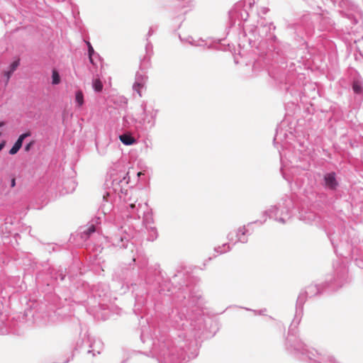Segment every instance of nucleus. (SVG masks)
<instances>
[{
  "label": "nucleus",
  "instance_id": "nucleus-19",
  "mask_svg": "<svg viewBox=\"0 0 363 363\" xmlns=\"http://www.w3.org/2000/svg\"><path fill=\"white\" fill-rule=\"evenodd\" d=\"M4 125V123L3 121L0 122V128L2 127Z\"/></svg>",
  "mask_w": 363,
  "mask_h": 363
},
{
  "label": "nucleus",
  "instance_id": "nucleus-16",
  "mask_svg": "<svg viewBox=\"0 0 363 363\" xmlns=\"http://www.w3.org/2000/svg\"><path fill=\"white\" fill-rule=\"evenodd\" d=\"M11 186H12V187L15 186V185H16V180H15V179H13L11 180Z\"/></svg>",
  "mask_w": 363,
  "mask_h": 363
},
{
  "label": "nucleus",
  "instance_id": "nucleus-20",
  "mask_svg": "<svg viewBox=\"0 0 363 363\" xmlns=\"http://www.w3.org/2000/svg\"><path fill=\"white\" fill-rule=\"evenodd\" d=\"M142 174H143V172H138V177L141 176Z\"/></svg>",
  "mask_w": 363,
  "mask_h": 363
},
{
  "label": "nucleus",
  "instance_id": "nucleus-6",
  "mask_svg": "<svg viewBox=\"0 0 363 363\" xmlns=\"http://www.w3.org/2000/svg\"><path fill=\"white\" fill-rule=\"evenodd\" d=\"M352 89L355 94H361L363 93V88L359 81H354Z\"/></svg>",
  "mask_w": 363,
  "mask_h": 363
},
{
  "label": "nucleus",
  "instance_id": "nucleus-4",
  "mask_svg": "<svg viewBox=\"0 0 363 363\" xmlns=\"http://www.w3.org/2000/svg\"><path fill=\"white\" fill-rule=\"evenodd\" d=\"M120 140L125 145H130L135 143V139L130 134H123L119 136Z\"/></svg>",
  "mask_w": 363,
  "mask_h": 363
},
{
  "label": "nucleus",
  "instance_id": "nucleus-17",
  "mask_svg": "<svg viewBox=\"0 0 363 363\" xmlns=\"http://www.w3.org/2000/svg\"><path fill=\"white\" fill-rule=\"evenodd\" d=\"M238 240L242 242H246V239L245 238H239Z\"/></svg>",
  "mask_w": 363,
  "mask_h": 363
},
{
  "label": "nucleus",
  "instance_id": "nucleus-3",
  "mask_svg": "<svg viewBox=\"0 0 363 363\" xmlns=\"http://www.w3.org/2000/svg\"><path fill=\"white\" fill-rule=\"evenodd\" d=\"M325 186L330 189H335L336 186H337V182L335 179V173H329L327 174L325 177Z\"/></svg>",
  "mask_w": 363,
  "mask_h": 363
},
{
  "label": "nucleus",
  "instance_id": "nucleus-5",
  "mask_svg": "<svg viewBox=\"0 0 363 363\" xmlns=\"http://www.w3.org/2000/svg\"><path fill=\"white\" fill-rule=\"evenodd\" d=\"M92 86L97 92H100L103 89V84L99 79H94L92 82Z\"/></svg>",
  "mask_w": 363,
  "mask_h": 363
},
{
  "label": "nucleus",
  "instance_id": "nucleus-14",
  "mask_svg": "<svg viewBox=\"0 0 363 363\" xmlns=\"http://www.w3.org/2000/svg\"><path fill=\"white\" fill-rule=\"evenodd\" d=\"M35 143V141L34 140H32L30 141L28 144H27L26 146H25V151L26 152H28L30 148L33 147V145H34Z\"/></svg>",
  "mask_w": 363,
  "mask_h": 363
},
{
  "label": "nucleus",
  "instance_id": "nucleus-11",
  "mask_svg": "<svg viewBox=\"0 0 363 363\" xmlns=\"http://www.w3.org/2000/svg\"><path fill=\"white\" fill-rule=\"evenodd\" d=\"M143 86V84L140 83H136L134 84V89L138 92L140 96H141L140 89Z\"/></svg>",
  "mask_w": 363,
  "mask_h": 363
},
{
  "label": "nucleus",
  "instance_id": "nucleus-8",
  "mask_svg": "<svg viewBox=\"0 0 363 363\" xmlns=\"http://www.w3.org/2000/svg\"><path fill=\"white\" fill-rule=\"evenodd\" d=\"M60 83V77L59 73L56 71V69H53L52 74V84H58Z\"/></svg>",
  "mask_w": 363,
  "mask_h": 363
},
{
  "label": "nucleus",
  "instance_id": "nucleus-12",
  "mask_svg": "<svg viewBox=\"0 0 363 363\" xmlns=\"http://www.w3.org/2000/svg\"><path fill=\"white\" fill-rule=\"evenodd\" d=\"M20 65L19 59L14 60L9 66V68H17Z\"/></svg>",
  "mask_w": 363,
  "mask_h": 363
},
{
  "label": "nucleus",
  "instance_id": "nucleus-7",
  "mask_svg": "<svg viewBox=\"0 0 363 363\" xmlns=\"http://www.w3.org/2000/svg\"><path fill=\"white\" fill-rule=\"evenodd\" d=\"M75 101L79 106H82L84 104V94L81 90L76 92Z\"/></svg>",
  "mask_w": 363,
  "mask_h": 363
},
{
  "label": "nucleus",
  "instance_id": "nucleus-13",
  "mask_svg": "<svg viewBox=\"0 0 363 363\" xmlns=\"http://www.w3.org/2000/svg\"><path fill=\"white\" fill-rule=\"evenodd\" d=\"M4 77H5V83L7 84V82H9V79L10 78V77L11 76L12 74V70H9V71H7V72H4Z\"/></svg>",
  "mask_w": 363,
  "mask_h": 363
},
{
  "label": "nucleus",
  "instance_id": "nucleus-9",
  "mask_svg": "<svg viewBox=\"0 0 363 363\" xmlns=\"http://www.w3.org/2000/svg\"><path fill=\"white\" fill-rule=\"evenodd\" d=\"M136 194H137L136 193H134L133 195L130 196L127 200V201L130 202V207L131 208H135V203L137 202V201H138V196Z\"/></svg>",
  "mask_w": 363,
  "mask_h": 363
},
{
  "label": "nucleus",
  "instance_id": "nucleus-18",
  "mask_svg": "<svg viewBox=\"0 0 363 363\" xmlns=\"http://www.w3.org/2000/svg\"><path fill=\"white\" fill-rule=\"evenodd\" d=\"M4 142H3V143H0V151L2 150V148L4 147Z\"/></svg>",
  "mask_w": 363,
  "mask_h": 363
},
{
  "label": "nucleus",
  "instance_id": "nucleus-10",
  "mask_svg": "<svg viewBox=\"0 0 363 363\" xmlns=\"http://www.w3.org/2000/svg\"><path fill=\"white\" fill-rule=\"evenodd\" d=\"M96 230V228H95V225L91 224L90 225L87 229L84 231V233H86V235H89L90 234H91L92 233L95 232Z\"/></svg>",
  "mask_w": 363,
  "mask_h": 363
},
{
  "label": "nucleus",
  "instance_id": "nucleus-1",
  "mask_svg": "<svg viewBox=\"0 0 363 363\" xmlns=\"http://www.w3.org/2000/svg\"><path fill=\"white\" fill-rule=\"evenodd\" d=\"M86 43L88 47L89 57L91 63L96 68L101 67L102 64L99 55L94 52V48L89 42Z\"/></svg>",
  "mask_w": 363,
  "mask_h": 363
},
{
  "label": "nucleus",
  "instance_id": "nucleus-15",
  "mask_svg": "<svg viewBox=\"0 0 363 363\" xmlns=\"http://www.w3.org/2000/svg\"><path fill=\"white\" fill-rule=\"evenodd\" d=\"M239 232L241 233L242 235H245V233H246L245 227L243 226V227L239 228Z\"/></svg>",
  "mask_w": 363,
  "mask_h": 363
},
{
  "label": "nucleus",
  "instance_id": "nucleus-2",
  "mask_svg": "<svg viewBox=\"0 0 363 363\" xmlns=\"http://www.w3.org/2000/svg\"><path fill=\"white\" fill-rule=\"evenodd\" d=\"M30 132H26L23 134H21L18 140H16V142L15 143V144L13 145V146L11 147V149L9 150V153L11 155H15L16 154L18 150L21 149V147H22V144H23V140L30 136Z\"/></svg>",
  "mask_w": 363,
  "mask_h": 363
}]
</instances>
